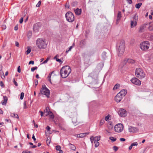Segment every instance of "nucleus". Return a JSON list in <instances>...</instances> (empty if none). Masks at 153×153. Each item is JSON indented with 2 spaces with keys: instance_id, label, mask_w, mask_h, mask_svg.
I'll list each match as a JSON object with an SVG mask.
<instances>
[{
  "instance_id": "c85d7f7f",
  "label": "nucleus",
  "mask_w": 153,
  "mask_h": 153,
  "mask_svg": "<svg viewBox=\"0 0 153 153\" xmlns=\"http://www.w3.org/2000/svg\"><path fill=\"white\" fill-rule=\"evenodd\" d=\"M142 5V3L139 2V3L136 4L135 7L136 8L139 9Z\"/></svg>"
},
{
  "instance_id": "473e14b6",
  "label": "nucleus",
  "mask_w": 153,
  "mask_h": 153,
  "mask_svg": "<svg viewBox=\"0 0 153 153\" xmlns=\"http://www.w3.org/2000/svg\"><path fill=\"white\" fill-rule=\"evenodd\" d=\"M110 117V116L109 115H108L107 116L105 117V120L106 121H108L109 120V117Z\"/></svg>"
},
{
  "instance_id": "aec40b11",
  "label": "nucleus",
  "mask_w": 153,
  "mask_h": 153,
  "mask_svg": "<svg viewBox=\"0 0 153 153\" xmlns=\"http://www.w3.org/2000/svg\"><path fill=\"white\" fill-rule=\"evenodd\" d=\"M74 12L76 15H79L81 14L82 10L81 9H79L78 8H77L74 10Z\"/></svg>"
},
{
  "instance_id": "58836bf2",
  "label": "nucleus",
  "mask_w": 153,
  "mask_h": 153,
  "mask_svg": "<svg viewBox=\"0 0 153 153\" xmlns=\"http://www.w3.org/2000/svg\"><path fill=\"white\" fill-rule=\"evenodd\" d=\"M51 74L50 73L48 75V80L49 81V82L51 83Z\"/></svg>"
},
{
  "instance_id": "0eeeda50",
  "label": "nucleus",
  "mask_w": 153,
  "mask_h": 153,
  "mask_svg": "<svg viewBox=\"0 0 153 153\" xmlns=\"http://www.w3.org/2000/svg\"><path fill=\"white\" fill-rule=\"evenodd\" d=\"M149 42L147 41H145L142 42L140 44V48L142 50L145 51L149 48Z\"/></svg>"
},
{
  "instance_id": "a18cd8bd",
  "label": "nucleus",
  "mask_w": 153,
  "mask_h": 153,
  "mask_svg": "<svg viewBox=\"0 0 153 153\" xmlns=\"http://www.w3.org/2000/svg\"><path fill=\"white\" fill-rule=\"evenodd\" d=\"M49 60V58H48L46 60L44 61L42 63V64H44L47 62Z\"/></svg>"
},
{
  "instance_id": "603ef678",
  "label": "nucleus",
  "mask_w": 153,
  "mask_h": 153,
  "mask_svg": "<svg viewBox=\"0 0 153 153\" xmlns=\"http://www.w3.org/2000/svg\"><path fill=\"white\" fill-rule=\"evenodd\" d=\"M15 45L17 47H19V43L18 42H16Z\"/></svg>"
},
{
  "instance_id": "37998d69",
  "label": "nucleus",
  "mask_w": 153,
  "mask_h": 153,
  "mask_svg": "<svg viewBox=\"0 0 153 153\" xmlns=\"http://www.w3.org/2000/svg\"><path fill=\"white\" fill-rule=\"evenodd\" d=\"M73 48V47L72 46H71L69 48L68 50H66V53H68V52L69 51H71V50L72 49V48Z\"/></svg>"
},
{
  "instance_id": "4c0bfd02",
  "label": "nucleus",
  "mask_w": 153,
  "mask_h": 153,
  "mask_svg": "<svg viewBox=\"0 0 153 153\" xmlns=\"http://www.w3.org/2000/svg\"><path fill=\"white\" fill-rule=\"evenodd\" d=\"M24 93L23 92H22L21 93L20 99L21 100H22L24 98Z\"/></svg>"
},
{
  "instance_id": "ddd939ff",
  "label": "nucleus",
  "mask_w": 153,
  "mask_h": 153,
  "mask_svg": "<svg viewBox=\"0 0 153 153\" xmlns=\"http://www.w3.org/2000/svg\"><path fill=\"white\" fill-rule=\"evenodd\" d=\"M137 19V17L136 16H134L133 17V20L131 21V28H133L134 27V25L135 26L136 25Z\"/></svg>"
},
{
  "instance_id": "9d476101",
  "label": "nucleus",
  "mask_w": 153,
  "mask_h": 153,
  "mask_svg": "<svg viewBox=\"0 0 153 153\" xmlns=\"http://www.w3.org/2000/svg\"><path fill=\"white\" fill-rule=\"evenodd\" d=\"M131 81L133 84L136 85H140L141 84V81L136 77L133 78L131 79Z\"/></svg>"
},
{
  "instance_id": "f704fd0d",
  "label": "nucleus",
  "mask_w": 153,
  "mask_h": 153,
  "mask_svg": "<svg viewBox=\"0 0 153 153\" xmlns=\"http://www.w3.org/2000/svg\"><path fill=\"white\" fill-rule=\"evenodd\" d=\"M113 126L112 125L111 123H110L108 125V128L109 129V130H111L113 128Z\"/></svg>"
},
{
  "instance_id": "c756f323",
  "label": "nucleus",
  "mask_w": 153,
  "mask_h": 153,
  "mask_svg": "<svg viewBox=\"0 0 153 153\" xmlns=\"http://www.w3.org/2000/svg\"><path fill=\"white\" fill-rule=\"evenodd\" d=\"M77 4V2L76 1H74L73 2L71 3V5L72 7H75L76 6Z\"/></svg>"
},
{
  "instance_id": "ea45409f",
  "label": "nucleus",
  "mask_w": 153,
  "mask_h": 153,
  "mask_svg": "<svg viewBox=\"0 0 153 153\" xmlns=\"http://www.w3.org/2000/svg\"><path fill=\"white\" fill-rule=\"evenodd\" d=\"M37 67L36 66L32 67L31 68V71L32 72L34 71L35 70L37 69Z\"/></svg>"
},
{
  "instance_id": "de8ad7c7",
  "label": "nucleus",
  "mask_w": 153,
  "mask_h": 153,
  "mask_svg": "<svg viewBox=\"0 0 153 153\" xmlns=\"http://www.w3.org/2000/svg\"><path fill=\"white\" fill-rule=\"evenodd\" d=\"M41 4V1H40L38 2L37 4L36 5V7H40Z\"/></svg>"
},
{
  "instance_id": "4468645a",
  "label": "nucleus",
  "mask_w": 153,
  "mask_h": 153,
  "mask_svg": "<svg viewBox=\"0 0 153 153\" xmlns=\"http://www.w3.org/2000/svg\"><path fill=\"white\" fill-rule=\"evenodd\" d=\"M41 24L39 22H38L35 24L33 26V30L36 32H38L40 27Z\"/></svg>"
},
{
  "instance_id": "3c124183",
  "label": "nucleus",
  "mask_w": 153,
  "mask_h": 153,
  "mask_svg": "<svg viewBox=\"0 0 153 153\" xmlns=\"http://www.w3.org/2000/svg\"><path fill=\"white\" fill-rule=\"evenodd\" d=\"M17 71L19 73L21 72L20 67V66H19L18 67Z\"/></svg>"
},
{
  "instance_id": "bf43d9fd",
  "label": "nucleus",
  "mask_w": 153,
  "mask_h": 153,
  "mask_svg": "<svg viewBox=\"0 0 153 153\" xmlns=\"http://www.w3.org/2000/svg\"><path fill=\"white\" fill-rule=\"evenodd\" d=\"M39 113H40L41 114V117H42L43 116L44 113L43 111H40L39 112Z\"/></svg>"
},
{
  "instance_id": "052dcab7",
  "label": "nucleus",
  "mask_w": 153,
  "mask_h": 153,
  "mask_svg": "<svg viewBox=\"0 0 153 153\" xmlns=\"http://www.w3.org/2000/svg\"><path fill=\"white\" fill-rule=\"evenodd\" d=\"M58 57V55H56L53 58V59L56 60H57L58 59L57 58V57Z\"/></svg>"
},
{
  "instance_id": "bb28decb",
  "label": "nucleus",
  "mask_w": 153,
  "mask_h": 153,
  "mask_svg": "<svg viewBox=\"0 0 153 153\" xmlns=\"http://www.w3.org/2000/svg\"><path fill=\"white\" fill-rule=\"evenodd\" d=\"M27 50L26 51V53L27 55H28L29 54L31 51V47L30 46H27Z\"/></svg>"
},
{
  "instance_id": "5fc2aeb1",
  "label": "nucleus",
  "mask_w": 153,
  "mask_h": 153,
  "mask_svg": "<svg viewBox=\"0 0 153 153\" xmlns=\"http://www.w3.org/2000/svg\"><path fill=\"white\" fill-rule=\"evenodd\" d=\"M46 128L47 129V131H49L50 130L51 128L49 126H47Z\"/></svg>"
},
{
  "instance_id": "2f4dec72",
  "label": "nucleus",
  "mask_w": 153,
  "mask_h": 153,
  "mask_svg": "<svg viewBox=\"0 0 153 153\" xmlns=\"http://www.w3.org/2000/svg\"><path fill=\"white\" fill-rule=\"evenodd\" d=\"M106 53V52L105 51L103 52L102 53V56L103 59H104L105 58Z\"/></svg>"
},
{
  "instance_id": "6e6d98bb",
  "label": "nucleus",
  "mask_w": 153,
  "mask_h": 153,
  "mask_svg": "<svg viewBox=\"0 0 153 153\" xmlns=\"http://www.w3.org/2000/svg\"><path fill=\"white\" fill-rule=\"evenodd\" d=\"M38 80L36 79L34 81V83L36 85H37L38 84Z\"/></svg>"
},
{
  "instance_id": "5701e85b",
  "label": "nucleus",
  "mask_w": 153,
  "mask_h": 153,
  "mask_svg": "<svg viewBox=\"0 0 153 153\" xmlns=\"http://www.w3.org/2000/svg\"><path fill=\"white\" fill-rule=\"evenodd\" d=\"M86 44V42L85 40H82L80 43V45L81 47L83 48Z\"/></svg>"
},
{
  "instance_id": "69168bd1",
  "label": "nucleus",
  "mask_w": 153,
  "mask_h": 153,
  "mask_svg": "<svg viewBox=\"0 0 153 153\" xmlns=\"http://www.w3.org/2000/svg\"><path fill=\"white\" fill-rule=\"evenodd\" d=\"M47 142H48L49 143H50V138H49L48 137L47 139Z\"/></svg>"
},
{
  "instance_id": "338daca9",
  "label": "nucleus",
  "mask_w": 153,
  "mask_h": 153,
  "mask_svg": "<svg viewBox=\"0 0 153 153\" xmlns=\"http://www.w3.org/2000/svg\"><path fill=\"white\" fill-rule=\"evenodd\" d=\"M4 83H3V82L2 81H1L0 82V85L1 87H2L4 86Z\"/></svg>"
},
{
  "instance_id": "79ce46f5",
  "label": "nucleus",
  "mask_w": 153,
  "mask_h": 153,
  "mask_svg": "<svg viewBox=\"0 0 153 153\" xmlns=\"http://www.w3.org/2000/svg\"><path fill=\"white\" fill-rule=\"evenodd\" d=\"M61 147L59 146H56V150L59 151L60 150Z\"/></svg>"
},
{
  "instance_id": "423d86ee",
  "label": "nucleus",
  "mask_w": 153,
  "mask_h": 153,
  "mask_svg": "<svg viewBox=\"0 0 153 153\" xmlns=\"http://www.w3.org/2000/svg\"><path fill=\"white\" fill-rule=\"evenodd\" d=\"M40 93L42 94L45 95L47 97H49L50 91L45 85H42L40 91Z\"/></svg>"
},
{
  "instance_id": "a878e982",
  "label": "nucleus",
  "mask_w": 153,
  "mask_h": 153,
  "mask_svg": "<svg viewBox=\"0 0 153 153\" xmlns=\"http://www.w3.org/2000/svg\"><path fill=\"white\" fill-rule=\"evenodd\" d=\"M45 112L47 113V114H46V116H47L48 115V114L49 113V112L51 111H50L49 107H46L45 109Z\"/></svg>"
},
{
  "instance_id": "13d9d810",
  "label": "nucleus",
  "mask_w": 153,
  "mask_h": 153,
  "mask_svg": "<svg viewBox=\"0 0 153 153\" xmlns=\"http://www.w3.org/2000/svg\"><path fill=\"white\" fill-rule=\"evenodd\" d=\"M22 153H31V152L30 151H23Z\"/></svg>"
},
{
  "instance_id": "4be33fe9",
  "label": "nucleus",
  "mask_w": 153,
  "mask_h": 153,
  "mask_svg": "<svg viewBox=\"0 0 153 153\" xmlns=\"http://www.w3.org/2000/svg\"><path fill=\"white\" fill-rule=\"evenodd\" d=\"M89 134V132L80 133L77 135V137L80 138L83 137L85 136L86 135L88 134Z\"/></svg>"
},
{
  "instance_id": "680f3d73",
  "label": "nucleus",
  "mask_w": 153,
  "mask_h": 153,
  "mask_svg": "<svg viewBox=\"0 0 153 153\" xmlns=\"http://www.w3.org/2000/svg\"><path fill=\"white\" fill-rule=\"evenodd\" d=\"M126 140V139L124 138H120V140L122 142H123L125 141Z\"/></svg>"
},
{
  "instance_id": "39448f33",
  "label": "nucleus",
  "mask_w": 153,
  "mask_h": 153,
  "mask_svg": "<svg viewBox=\"0 0 153 153\" xmlns=\"http://www.w3.org/2000/svg\"><path fill=\"white\" fill-rule=\"evenodd\" d=\"M65 17L66 20L70 22L74 21V14L71 12L68 11L65 14Z\"/></svg>"
},
{
  "instance_id": "a211bd4d",
  "label": "nucleus",
  "mask_w": 153,
  "mask_h": 153,
  "mask_svg": "<svg viewBox=\"0 0 153 153\" xmlns=\"http://www.w3.org/2000/svg\"><path fill=\"white\" fill-rule=\"evenodd\" d=\"M147 24H145L141 25L139 29V32L140 33H142L143 32L144 29L147 27Z\"/></svg>"
},
{
  "instance_id": "412c9836",
  "label": "nucleus",
  "mask_w": 153,
  "mask_h": 153,
  "mask_svg": "<svg viewBox=\"0 0 153 153\" xmlns=\"http://www.w3.org/2000/svg\"><path fill=\"white\" fill-rule=\"evenodd\" d=\"M4 100L2 101L1 102L2 105H6L7 101V98L6 96L3 97Z\"/></svg>"
},
{
  "instance_id": "6ab92c4d",
  "label": "nucleus",
  "mask_w": 153,
  "mask_h": 153,
  "mask_svg": "<svg viewBox=\"0 0 153 153\" xmlns=\"http://www.w3.org/2000/svg\"><path fill=\"white\" fill-rule=\"evenodd\" d=\"M147 27H148L149 30H153V22L147 24Z\"/></svg>"
},
{
  "instance_id": "cd10ccee",
  "label": "nucleus",
  "mask_w": 153,
  "mask_h": 153,
  "mask_svg": "<svg viewBox=\"0 0 153 153\" xmlns=\"http://www.w3.org/2000/svg\"><path fill=\"white\" fill-rule=\"evenodd\" d=\"M49 113L48 114L50 118L51 119H53L54 118V115L52 112H49Z\"/></svg>"
},
{
  "instance_id": "e2e57ef3",
  "label": "nucleus",
  "mask_w": 153,
  "mask_h": 153,
  "mask_svg": "<svg viewBox=\"0 0 153 153\" xmlns=\"http://www.w3.org/2000/svg\"><path fill=\"white\" fill-rule=\"evenodd\" d=\"M127 1L129 4H131L132 3V0H127Z\"/></svg>"
},
{
  "instance_id": "f257e3e1",
  "label": "nucleus",
  "mask_w": 153,
  "mask_h": 153,
  "mask_svg": "<svg viewBox=\"0 0 153 153\" xmlns=\"http://www.w3.org/2000/svg\"><path fill=\"white\" fill-rule=\"evenodd\" d=\"M71 72V69L69 66L66 65L63 67L60 71V75L63 78L67 77Z\"/></svg>"
},
{
  "instance_id": "7c9ffc66",
  "label": "nucleus",
  "mask_w": 153,
  "mask_h": 153,
  "mask_svg": "<svg viewBox=\"0 0 153 153\" xmlns=\"http://www.w3.org/2000/svg\"><path fill=\"white\" fill-rule=\"evenodd\" d=\"M11 116L12 117H14L17 118H19V116L17 114L14 113H12Z\"/></svg>"
},
{
  "instance_id": "c9c22d12",
  "label": "nucleus",
  "mask_w": 153,
  "mask_h": 153,
  "mask_svg": "<svg viewBox=\"0 0 153 153\" xmlns=\"http://www.w3.org/2000/svg\"><path fill=\"white\" fill-rule=\"evenodd\" d=\"M120 86V85L118 84H116L113 88L114 90L117 89Z\"/></svg>"
},
{
  "instance_id": "7ed1b4c3",
  "label": "nucleus",
  "mask_w": 153,
  "mask_h": 153,
  "mask_svg": "<svg viewBox=\"0 0 153 153\" xmlns=\"http://www.w3.org/2000/svg\"><path fill=\"white\" fill-rule=\"evenodd\" d=\"M37 47L40 49H45L47 46L46 40L42 38L38 39L36 41Z\"/></svg>"
},
{
  "instance_id": "0e129e2a",
  "label": "nucleus",
  "mask_w": 153,
  "mask_h": 153,
  "mask_svg": "<svg viewBox=\"0 0 153 153\" xmlns=\"http://www.w3.org/2000/svg\"><path fill=\"white\" fill-rule=\"evenodd\" d=\"M94 138L93 137H91L90 138V140H91V143H93V141H94V140H93Z\"/></svg>"
},
{
  "instance_id": "a19ab883",
  "label": "nucleus",
  "mask_w": 153,
  "mask_h": 153,
  "mask_svg": "<svg viewBox=\"0 0 153 153\" xmlns=\"http://www.w3.org/2000/svg\"><path fill=\"white\" fill-rule=\"evenodd\" d=\"M23 104H24V106L23 108L24 109L26 108H27V107L26 105V102L25 101L24 102Z\"/></svg>"
},
{
  "instance_id": "1a4fd4ad",
  "label": "nucleus",
  "mask_w": 153,
  "mask_h": 153,
  "mask_svg": "<svg viewBox=\"0 0 153 153\" xmlns=\"http://www.w3.org/2000/svg\"><path fill=\"white\" fill-rule=\"evenodd\" d=\"M119 115L122 117H125L127 115V112L124 109L120 108L118 111Z\"/></svg>"
},
{
  "instance_id": "dca6fc26",
  "label": "nucleus",
  "mask_w": 153,
  "mask_h": 153,
  "mask_svg": "<svg viewBox=\"0 0 153 153\" xmlns=\"http://www.w3.org/2000/svg\"><path fill=\"white\" fill-rule=\"evenodd\" d=\"M134 62H135V61L134 60L132 59H126L124 60V61L123 62V65H124L127 62H128L129 63L132 64V63H134Z\"/></svg>"
},
{
  "instance_id": "864d4df0",
  "label": "nucleus",
  "mask_w": 153,
  "mask_h": 153,
  "mask_svg": "<svg viewBox=\"0 0 153 153\" xmlns=\"http://www.w3.org/2000/svg\"><path fill=\"white\" fill-rule=\"evenodd\" d=\"M23 18L22 17L19 20V23L20 24L22 23L23 22Z\"/></svg>"
},
{
  "instance_id": "72a5a7b5",
  "label": "nucleus",
  "mask_w": 153,
  "mask_h": 153,
  "mask_svg": "<svg viewBox=\"0 0 153 153\" xmlns=\"http://www.w3.org/2000/svg\"><path fill=\"white\" fill-rule=\"evenodd\" d=\"M109 139L111 141H112L113 142L115 141L116 140V138H114L112 137H109Z\"/></svg>"
},
{
  "instance_id": "9b49d317",
  "label": "nucleus",
  "mask_w": 153,
  "mask_h": 153,
  "mask_svg": "<svg viewBox=\"0 0 153 153\" xmlns=\"http://www.w3.org/2000/svg\"><path fill=\"white\" fill-rule=\"evenodd\" d=\"M128 130L130 132L134 133L137 132L138 129L137 127L129 126H128Z\"/></svg>"
},
{
  "instance_id": "f03ea898",
  "label": "nucleus",
  "mask_w": 153,
  "mask_h": 153,
  "mask_svg": "<svg viewBox=\"0 0 153 153\" xmlns=\"http://www.w3.org/2000/svg\"><path fill=\"white\" fill-rule=\"evenodd\" d=\"M125 44L124 41L118 42L117 45V49L119 56H121L124 51Z\"/></svg>"
},
{
  "instance_id": "e433bc0d",
  "label": "nucleus",
  "mask_w": 153,
  "mask_h": 153,
  "mask_svg": "<svg viewBox=\"0 0 153 153\" xmlns=\"http://www.w3.org/2000/svg\"><path fill=\"white\" fill-rule=\"evenodd\" d=\"M104 123H105L104 120V119L101 120L100 121V126H101Z\"/></svg>"
},
{
  "instance_id": "20e7f679",
  "label": "nucleus",
  "mask_w": 153,
  "mask_h": 153,
  "mask_svg": "<svg viewBox=\"0 0 153 153\" xmlns=\"http://www.w3.org/2000/svg\"><path fill=\"white\" fill-rule=\"evenodd\" d=\"M136 76L140 79H142L145 77V74L143 70L141 68H137L135 71Z\"/></svg>"
},
{
  "instance_id": "49530a36",
  "label": "nucleus",
  "mask_w": 153,
  "mask_h": 153,
  "mask_svg": "<svg viewBox=\"0 0 153 153\" xmlns=\"http://www.w3.org/2000/svg\"><path fill=\"white\" fill-rule=\"evenodd\" d=\"M138 145V143L137 142H134L131 144V145L133 146H137Z\"/></svg>"
},
{
  "instance_id": "2eb2a0df",
  "label": "nucleus",
  "mask_w": 153,
  "mask_h": 153,
  "mask_svg": "<svg viewBox=\"0 0 153 153\" xmlns=\"http://www.w3.org/2000/svg\"><path fill=\"white\" fill-rule=\"evenodd\" d=\"M123 97L120 95L118 93L116 96L115 100L117 102H120Z\"/></svg>"
},
{
  "instance_id": "09e8293b",
  "label": "nucleus",
  "mask_w": 153,
  "mask_h": 153,
  "mask_svg": "<svg viewBox=\"0 0 153 153\" xmlns=\"http://www.w3.org/2000/svg\"><path fill=\"white\" fill-rule=\"evenodd\" d=\"M113 149L115 151H116L118 149V148L116 146H114L113 147Z\"/></svg>"
},
{
  "instance_id": "393cba45",
  "label": "nucleus",
  "mask_w": 153,
  "mask_h": 153,
  "mask_svg": "<svg viewBox=\"0 0 153 153\" xmlns=\"http://www.w3.org/2000/svg\"><path fill=\"white\" fill-rule=\"evenodd\" d=\"M68 145L70 147L71 149L73 150H75L76 149V148L74 145L72 144L71 143H69Z\"/></svg>"
},
{
  "instance_id": "f3484780",
  "label": "nucleus",
  "mask_w": 153,
  "mask_h": 153,
  "mask_svg": "<svg viewBox=\"0 0 153 153\" xmlns=\"http://www.w3.org/2000/svg\"><path fill=\"white\" fill-rule=\"evenodd\" d=\"M127 91L126 90L124 89H122L118 93L123 97H124L125 95L126 94Z\"/></svg>"
},
{
  "instance_id": "6e6552de",
  "label": "nucleus",
  "mask_w": 153,
  "mask_h": 153,
  "mask_svg": "<svg viewBox=\"0 0 153 153\" xmlns=\"http://www.w3.org/2000/svg\"><path fill=\"white\" fill-rule=\"evenodd\" d=\"M123 128V125L121 123H118L114 127V131L117 132H120Z\"/></svg>"
},
{
  "instance_id": "4d7b16f0",
  "label": "nucleus",
  "mask_w": 153,
  "mask_h": 153,
  "mask_svg": "<svg viewBox=\"0 0 153 153\" xmlns=\"http://www.w3.org/2000/svg\"><path fill=\"white\" fill-rule=\"evenodd\" d=\"M34 61H32V60H31V61H30L29 62V65L31 64H32V65H33V64H34Z\"/></svg>"
},
{
  "instance_id": "8fccbe9b",
  "label": "nucleus",
  "mask_w": 153,
  "mask_h": 153,
  "mask_svg": "<svg viewBox=\"0 0 153 153\" xmlns=\"http://www.w3.org/2000/svg\"><path fill=\"white\" fill-rule=\"evenodd\" d=\"M32 33L31 31H29L28 32V34H27L28 36H30L32 35Z\"/></svg>"
},
{
  "instance_id": "c03bdc74",
  "label": "nucleus",
  "mask_w": 153,
  "mask_h": 153,
  "mask_svg": "<svg viewBox=\"0 0 153 153\" xmlns=\"http://www.w3.org/2000/svg\"><path fill=\"white\" fill-rule=\"evenodd\" d=\"M13 82L14 84L16 86H18V84L17 83L15 80L14 78L13 79Z\"/></svg>"
},
{
  "instance_id": "f8f14e48",
  "label": "nucleus",
  "mask_w": 153,
  "mask_h": 153,
  "mask_svg": "<svg viewBox=\"0 0 153 153\" xmlns=\"http://www.w3.org/2000/svg\"><path fill=\"white\" fill-rule=\"evenodd\" d=\"M100 139V136H98L95 137L94 138V141L95 143V147H97L99 145V143L98 141Z\"/></svg>"
},
{
  "instance_id": "774afa93",
  "label": "nucleus",
  "mask_w": 153,
  "mask_h": 153,
  "mask_svg": "<svg viewBox=\"0 0 153 153\" xmlns=\"http://www.w3.org/2000/svg\"><path fill=\"white\" fill-rule=\"evenodd\" d=\"M32 138L33 139V140H34V141H35V140H36V139L35 138L34 135V134H33V136H32Z\"/></svg>"
},
{
  "instance_id": "b1692460",
  "label": "nucleus",
  "mask_w": 153,
  "mask_h": 153,
  "mask_svg": "<svg viewBox=\"0 0 153 153\" xmlns=\"http://www.w3.org/2000/svg\"><path fill=\"white\" fill-rule=\"evenodd\" d=\"M121 17V13L120 11H119L117 16V21H119Z\"/></svg>"
}]
</instances>
